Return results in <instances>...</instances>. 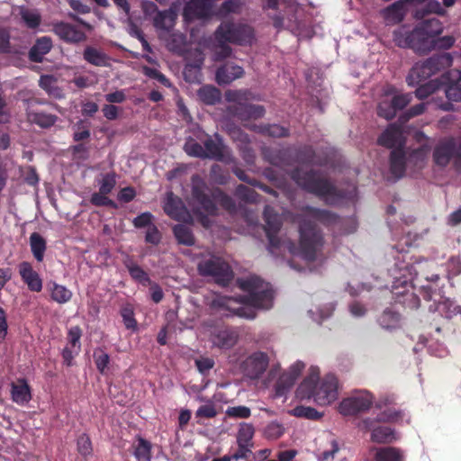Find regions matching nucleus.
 <instances>
[{
  "label": "nucleus",
  "mask_w": 461,
  "mask_h": 461,
  "mask_svg": "<svg viewBox=\"0 0 461 461\" xmlns=\"http://www.w3.org/2000/svg\"><path fill=\"white\" fill-rule=\"evenodd\" d=\"M268 357L265 353L256 352L248 357L245 364L246 375L257 381V385L274 390L275 397L286 394L302 375L305 364L300 360L293 363L286 370L282 371L280 364H273L266 375H263L268 366Z\"/></svg>",
  "instance_id": "obj_1"
},
{
  "label": "nucleus",
  "mask_w": 461,
  "mask_h": 461,
  "mask_svg": "<svg viewBox=\"0 0 461 461\" xmlns=\"http://www.w3.org/2000/svg\"><path fill=\"white\" fill-rule=\"evenodd\" d=\"M240 288L248 294L246 299L221 297L217 304L223 311L222 314H234L246 319L256 317L258 309H268L272 306L273 292L269 284L258 277H249L240 282Z\"/></svg>",
  "instance_id": "obj_2"
},
{
  "label": "nucleus",
  "mask_w": 461,
  "mask_h": 461,
  "mask_svg": "<svg viewBox=\"0 0 461 461\" xmlns=\"http://www.w3.org/2000/svg\"><path fill=\"white\" fill-rule=\"evenodd\" d=\"M339 396L338 379L333 375H327L320 380V369L311 366L306 376L298 385L295 397L299 400L312 398L321 406L330 405Z\"/></svg>",
  "instance_id": "obj_3"
},
{
  "label": "nucleus",
  "mask_w": 461,
  "mask_h": 461,
  "mask_svg": "<svg viewBox=\"0 0 461 461\" xmlns=\"http://www.w3.org/2000/svg\"><path fill=\"white\" fill-rule=\"evenodd\" d=\"M443 32L442 23L438 19H428L420 23L410 32L402 27L394 32L395 43L402 48H411L417 52H427L433 50L437 36Z\"/></svg>",
  "instance_id": "obj_4"
},
{
  "label": "nucleus",
  "mask_w": 461,
  "mask_h": 461,
  "mask_svg": "<svg viewBox=\"0 0 461 461\" xmlns=\"http://www.w3.org/2000/svg\"><path fill=\"white\" fill-rule=\"evenodd\" d=\"M415 137L420 143V147L414 149L406 160L403 158L401 149H395L392 152L391 170L396 177L402 176L405 167L416 171L421 169L427 164L430 151L429 147L426 145L427 138L421 132H417Z\"/></svg>",
  "instance_id": "obj_5"
},
{
  "label": "nucleus",
  "mask_w": 461,
  "mask_h": 461,
  "mask_svg": "<svg viewBox=\"0 0 461 461\" xmlns=\"http://www.w3.org/2000/svg\"><path fill=\"white\" fill-rule=\"evenodd\" d=\"M451 64L452 57L448 53L417 62L407 77V83L411 86L419 85L438 71L440 68L448 67Z\"/></svg>",
  "instance_id": "obj_6"
},
{
  "label": "nucleus",
  "mask_w": 461,
  "mask_h": 461,
  "mask_svg": "<svg viewBox=\"0 0 461 461\" xmlns=\"http://www.w3.org/2000/svg\"><path fill=\"white\" fill-rule=\"evenodd\" d=\"M457 158H461V139L446 137L436 143L432 159L437 167H445Z\"/></svg>",
  "instance_id": "obj_7"
},
{
  "label": "nucleus",
  "mask_w": 461,
  "mask_h": 461,
  "mask_svg": "<svg viewBox=\"0 0 461 461\" xmlns=\"http://www.w3.org/2000/svg\"><path fill=\"white\" fill-rule=\"evenodd\" d=\"M199 139L204 144V147L201 146L194 139L187 140L184 149L188 155L216 159H221L223 158L225 150L220 140L213 141L208 139L207 135L204 133H202Z\"/></svg>",
  "instance_id": "obj_8"
},
{
  "label": "nucleus",
  "mask_w": 461,
  "mask_h": 461,
  "mask_svg": "<svg viewBox=\"0 0 461 461\" xmlns=\"http://www.w3.org/2000/svg\"><path fill=\"white\" fill-rule=\"evenodd\" d=\"M295 182L309 190L315 193L320 196H323L328 202L332 203L333 200L330 197L334 191L333 186L326 179L321 177L319 175L309 172L297 171L293 175Z\"/></svg>",
  "instance_id": "obj_9"
},
{
  "label": "nucleus",
  "mask_w": 461,
  "mask_h": 461,
  "mask_svg": "<svg viewBox=\"0 0 461 461\" xmlns=\"http://www.w3.org/2000/svg\"><path fill=\"white\" fill-rule=\"evenodd\" d=\"M198 270L201 275L213 276L221 284H225L232 277L229 265L217 257H210L201 261Z\"/></svg>",
  "instance_id": "obj_10"
},
{
  "label": "nucleus",
  "mask_w": 461,
  "mask_h": 461,
  "mask_svg": "<svg viewBox=\"0 0 461 461\" xmlns=\"http://www.w3.org/2000/svg\"><path fill=\"white\" fill-rule=\"evenodd\" d=\"M221 41L249 43L253 38V31L248 25H235L225 23L220 26L216 32Z\"/></svg>",
  "instance_id": "obj_11"
},
{
  "label": "nucleus",
  "mask_w": 461,
  "mask_h": 461,
  "mask_svg": "<svg viewBox=\"0 0 461 461\" xmlns=\"http://www.w3.org/2000/svg\"><path fill=\"white\" fill-rule=\"evenodd\" d=\"M216 0H188L184 8V19L186 23L195 20L203 21L213 14Z\"/></svg>",
  "instance_id": "obj_12"
},
{
  "label": "nucleus",
  "mask_w": 461,
  "mask_h": 461,
  "mask_svg": "<svg viewBox=\"0 0 461 461\" xmlns=\"http://www.w3.org/2000/svg\"><path fill=\"white\" fill-rule=\"evenodd\" d=\"M301 251L300 255L305 260H313L315 253L322 246L321 236L312 228L301 227Z\"/></svg>",
  "instance_id": "obj_13"
},
{
  "label": "nucleus",
  "mask_w": 461,
  "mask_h": 461,
  "mask_svg": "<svg viewBox=\"0 0 461 461\" xmlns=\"http://www.w3.org/2000/svg\"><path fill=\"white\" fill-rule=\"evenodd\" d=\"M53 32L59 39L68 43H78L86 40V35L82 30L68 23L54 24Z\"/></svg>",
  "instance_id": "obj_14"
},
{
  "label": "nucleus",
  "mask_w": 461,
  "mask_h": 461,
  "mask_svg": "<svg viewBox=\"0 0 461 461\" xmlns=\"http://www.w3.org/2000/svg\"><path fill=\"white\" fill-rule=\"evenodd\" d=\"M177 5L174 4L169 10L158 12L154 17V25L159 31V36L165 37L174 27L177 18Z\"/></svg>",
  "instance_id": "obj_15"
},
{
  "label": "nucleus",
  "mask_w": 461,
  "mask_h": 461,
  "mask_svg": "<svg viewBox=\"0 0 461 461\" xmlns=\"http://www.w3.org/2000/svg\"><path fill=\"white\" fill-rule=\"evenodd\" d=\"M164 210L167 215L177 221H187L191 219L181 200L171 193L167 195Z\"/></svg>",
  "instance_id": "obj_16"
},
{
  "label": "nucleus",
  "mask_w": 461,
  "mask_h": 461,
  "mask_svg": "<svg viewBox=\"0 0 461 461\" xmlns=\"http://www.w3.org/2000/svg\"><path fill=\"white\" fill-rule=\"evenodd\" d=\"M19 273L28 288L33 292H40L42 289V280L39 274L33 270L28 262H23L19 265Z\"/></svg>",
  "instance_id": "obj_17"
},
{
  "label": "nucleus",
  "mask_w": 461,
  "mask_h": 461,
  "mask_svg": "<svg viewBox=\"0 0 461 461\" xmlns=\"http://www.w3.org/2000/svg\"><path fill=\"white\" fill-rule=\"evenodd\" d=\"M411 101V95L410 94L394 95L392 97V105L388 110L384 108L383 104H379L378 114L385 119H392L395 116L398 110L404 108Z\"/></svg>",
  "instance_id": "obj_18"
},
{
  "label": "nucleus",
  "mask_w": 461,
  "mask_h": 461,
  "mask_svg": "<svg viewBox=\"0 0 461 461\" xmlns=\"http://www.w3.org/2000/svg\"><path fill=\"white\" fill-rule=\"evenodd\" d=\"M264 215L267 221L266 231L269 240L270 247H278L279 241L275 238L274 234L281 226L280 217L275 213L270 207H267L265 209Z\"/></svg>",
  "instance_id": "obj_19"
},
{
  "label": "nucleus",
  "mask_w": 461,
  "mask_h": 461,
  "mask_svg": "<svg viewBox=\"0 0 461 461\" xmlns=\"http://www.w3.org/2000/svg\"><path fill=\"white\" fill-rule=\"evenodd\" d=\"M406 0H400L383 10L382 14L385 23L387 24H395L401 22L406 14Z\"/></svg>",
  "instance_id": "obj_20"
},
{
  "label": "nucleus",
  "mask_w": 461,
  "mask_h": 461,
  "mask_svg": "<svg viewBox=\"0 0 461 461\" xmlns=\"http://www.w3.org/2000/svg\"><path fill=\"white\" fill-rule=\"evenodd\" d=\"M12 400L19 405H26L32 399L29 384L25 380H18L11 384Z\"/></svg>",
  "instance_id": "obj_21"
},
{
  "label": "nucleus",
  "mask_w": 461,
  "mask_h": 461,
  "mask_svg": "<svg viewBox=\"0 0 461 461\" xmlns=\"http://www.w3.org/2000/svg\"><path fill=\"white\" fill-rule=\"evenodd\" d=\"M244 70L241 67L227 63L218 69L216 80L219 84H230L233 80L243 76Z\"/></svg>",
  "instance_id": "obj_22"
},
{
  "label": "nucleus",
  "mask_w": 461,
  "mask_h": 461,
  "mask_svg": "<svg viewBox=\"0 0 461 461\" xmlns=\"http://www.w3.org/2000/svg\"><path fill=\"white\" fill-rule=\"evenodd\" d=\"M379 142L389 148L401 147L403 142L402 131L396 126H390L379 138Z\"/></svg>",
  "instance_id": "obj_23"
},
{
  "label": "nucleus",
  "mask_w": 461,
  "mask_h": 461,
  "mask_svg": "<svg viewBox=\"0 0 461 461\" xmlns=\"http://www.w3.org/2000/svg\"><path fill=\"white\" fill-rule=\"evenodd\" d=\"M375 461H404V455L399 448L387 447L372 449Z\"/></svg>",
  "instance_id": "obj_24"
},
{
  "label": "nucleus",
  "mask_w": 461,
  "mask_h": 461,
  "mask_svg": "<svg viewBox=\"0 0 461 461\" xmlns=\"http://www.w3.org/2000/svg\"><path fill=\"white\" fill-rule=\"evenodd\" d=\"M52 48V41L50 37H41L37 40L29 52L30 59L34 62L42 60L44 55L49 53Z\"/></svg>",
  "instance_id": "obj_25"
},
{
  "label": "nucleus",
  "mask_w": 461,
  "mask_h": 461,
  "mask_svg": "<svg viewBox=\"0 0 461 461\" xmlns=\"http://www.w3.org/2000/svg\"><path fill=\"white\" fill-rule=\"evenodd\" d=\"M84 59L96 67H106L109 65L108 56L102 50L87 46L83 53Z\"/></svg>",
  "instance_id": "obj_26"
},
{
  "label": "nucleus",
  "mask_w": 461,
  "mask_h": 461,
  "mask_svg": "<svg viewBox=\"0 0 461 461\" xmlns=\"http://www.w3.org/2000/svg\"><path fill=\"white\" fill-rule=\"evenodd\" d=\"M212 342L219 348H228L236 343V336L226 330H221L212 336Z\"/></svg>",
  "instance_id": "obj_27"
},
{
  "label": "nucleus",
  "mask_w": 461,
  "mask_h": 461,
  "mask_svg": "<svg viewBox=\"0 0 461 461\" xmlns=\"http://www.w3.org/2000/svg\"><path fill=\"white\" fill-rule=\"evenodd\" d=\"M371 438L377 443H390L396 439V436L389 427L378 426L373 429Z\"/></svg>",
  "instance_id": "obj_28"
},
{
  "label": "nucleus",
  "mask_w": 461,
  "mask_h": 461,
  "mask_svg": "<svg viewBox=\"0 0 461 461\" xmlns=\"http://www.w3.org/2000/svg\"><path fill=\"white\" fill-rule=\"evenodd\" d=\"M19 14L29 28H36L40 25L41 17L36 9H30L24 6L19 8Z\"/></svg>",
  "instance_id": "obj_29"
},
{
  "label": "nucleus",
  "mask_w": 461,
  "mask_h": 461,
  "mask_svg": "<svg viewBox=\"0 0 461 461\" xmlns=\"http://www.w3.org/2000/svg\"><path fill=\"white\" fill-rule=\"evenodd\" d=\"M30 246L34 258L39 262L42 261L46 250L45 240L39 233L33 232L30 236Z\"/></svg>",
  "instance_id": "obj_30"
},
{
  "label": "nucleus",
  "mask_w": 461,
  "mask_h": 461,
  "mask_svg": "<svg viewBox=\"0 0 461 461\" xmlns=\"http://www.w3.org/2000/svg\"><path fill=\"white\" fill-rule=\"evenodd\" d=\"M51 299L58 303H66L72 297V292L66 286L53 283L50 287Z\"/></svg>",
  "instance_id": "obj_31"
},
{
  "label": "nucleus",
  "mask_w": 461,
  "mask_h": 461,
  "mask_svg": "<svg viewBox=\"0 0 461 461\" xmlns=\"http://www.w3.org/2000/svg\"><path fill=\"white\" fill-rule=\"evenodd\" d=\"M195 56L196 58L194 62H189L184 69V76L188 81L198 79L200 68L203 62V56L200 51H196Z\"/></svg>",
  "instance_id": "obj_32"
},
{
  "label": "nucleus",
  "mask_w": 461,
  "mask_h": 461,
  "mask_svg": "<svg viewBox=\"0 0 461 461\" xmlns=\"http://www.w3.org/2000/svg\"><path fill=\"white\" fill-rule=\"evenodd\" d=\"M339 447L336 439L330 438L327 445L320 447L317 452V459L319 461H330L335 457L339 452Z\"/></svg>",
  "instance_id": "obj_33"
},
{
  "label": "nucleus",
  "mask_w": 461,
  "mask_h": 461,
  "mask_svg": "<svg viewBox=\"0 0 461 461\" xmlns=\"http://www.w3.org/2000/svg\"><path fill=\"white\" fill-rule=\"evenodd\" d=\"M197 95L199 99L207 104H214L221 99L220 91L212 86H202L198 90Z\"/></svg>",
  "instance_id": "obj_34"
},
{
  "label": "nucleus",
  "mask_w": 461,
  "mask_h": 461,
  "mask_svg": "<svg viewBox=\"0 0 461 461\" xmlns=\"http://www.w3.org/2000/svg\"><path fill=\"white\" fill-rule=\"evenodd\" d=\"M28 120L32 123H35L42 128H48L52 126L56 121L57 117L55 115L38 112V113H28Z\"/></svg>",
  "instance_id": "obj_35"
},
{
  "label": "nucleus",
  "mask_w": 461,
  "mask_h": 461,
  "mask_svg": "<svg viewBox=\"0 0 461 461\" xmlns=\"http://www.w3.org/2000/svg\"><path fill=\"white\" fill-rule=\"evenodd\" d=\"M254 436V428L252 425L249 423H242L240 427L238 435H237V442L239 446L248 447L250 448L252 447L251 440Z\"/></svg>",
  "instance_id": "obj_36"
},
{
  "label": "nucleus",
  "mask_w": 461,
  "mask_h": 461,
  "mask_svg": "<svg viewBox=\"0 0 461 461\" xmlns=\"http://www.w3.org/2000/svg\"><path fill=\"white\" fill-rule=\"evenodd\" d=\"M165 40L167 47L172 51H182L185 44V37L180 32L166 34L162 37Z\"/></svg>",
  "instance_id": "obj_37"
},
{
  "label": "nucleus",
  "mask_w": 461,
  "mask_h": 461,
  "mask_svg": "<svg viewBox=\"0 0 461 461\" xmlns=\"http://www.w3.org/2000/svg\"><path fill=\"white\" fill-rule=\"evenodd\" d=\"M379 323L384 330H394L400 327V316L392 311H384L379 318Z\"/></svg>",
  "instance_id": "obj_38"
},
{
  "label": "nucleus",
  "mask_w": 461,
  "mask_h": 461,
  "mask_svg": "<svg viewBox=\"0 0 461 461\" xmlns=\"http://www.w3.org/2000/svg\"><path fill=\"white\" fill-rule=\"evenodd\" d=\"M134 455L140 461H149L151 458V444L141 438H138Z\"/></svg>",
  "instance_id": "obj_39"
},
{
  "label": "nucleus",
  "mask_w": 461,
  "mask_h": 461,
  "mask_svg": "<svg viewBox=\"0 0 461 461\" xmlns=\"http://www.w3.org/2000/svg\"><path fill=\"white\" fill-rule=\"evenodd\" d=\"M289 413L295 417L310 420H318L321 417V413H319L314 408L306 406H297L291 410Z\"/></svg>",
  "instance_id": "obj_40"
},
{
  "label": "nucleus",
  "mask_w": 461,
  "mask_h": 461,
  "mask_svg": "<svg viewBox=\"0 0 461 461\" xmlns=\"http://www.w3.org/2000/svg\"><path fill=\"white\" fill-rule=\"evenodd\" d=\"M174 233L178 242L185 245H192L194 243L193 234L186 226L181 224L175 226Z\"/></svg>",
  "instance_id": "obj_41"
},
{
  "label": "nucleus",
  "mask_w": 461,
  "mask_h": 461,
  "mask_svg": "<svg viewBox=\"0 0 461 461\" xmlns=\"http://www.w3.org/2000/svg\"><path fill=\"white\" fill-rule=\"evenodd\" d=\"M202 210L204 211V212H206L207 214H212L215 211V204L212 200L205 198V197H203L200 201V207L198 208V211L196 213H197L199 221L204 226H208V221L203 216V212H202Z\"/></svg>",
  "instance_id": "obj_42"
},
{
  "label": "nucleus",
  "mask_w": 461,
  "mask_h": 461,
  "mask_svg": "<svg viewBox=\"0 0 461 461\" xmlns=\"http://www.w3.org/2000/svg\"><path fill=\"white\" fill-rule=\"evenodd\" d=\"M116 185L114 174H105L98 180L99 191L103 194H110Z\"/></svg>",
  "instance_id": "obj_43"
},
{
  "label": "nucleus",
  "mask_w": 461,
  "mask_h": 461,
  "mask_svg": "<svg viewBox=\"0 0 461 461\" xmlns=\"http://www.w3.org/2000/svg\"><path fill=\"white\" fill-rule=\"evenodd\" d=\"M81 329L78 326L71 327L68 332V346L73 348L76 351H80Z\"/></svg>",
  "instance_id": "obj_44"
},
{
  "label": "nucleus",
  "mask_w": 461,
  "mask_h": 461,
  "mask_svg": "<svg viewBox=\"0 0 461 461\" xmlns=\"http://www.w3.org/2000/svg\"><path fill=\"white\" fill-rule=\"evenodd\" d=\"M128 270L131 276V277L140 284L146 285L150 284V280L148 275L137 265L131 264L128 266Z\"/></svg>",
  "instance_id": "obj_45"
},
{
  "label": "nucleus",
  "mask_w": 461,
  "mask_h": 461,
  "mask_svg": "<svg viewBox=\"0 0 461 461\" xmlns=\"http://www.w3.org/2000/svg\"><path fill=\"white\" fill-rule=\"evenodd\" d=\"M437 309L439 312L445 313L447 318H451L454 315L461 313L460 307L454 306L453 302L449 301L448 299H445L444 301L440 302Z\"/></svg>",
  "instance_id": "obj_46"
},
{
  "label": "nucleus",
  "mask_w": 461,
  "mask_h": 461,
  "mask_svg": "<svg viewBox=\"0 0 461 461\" xmlns=\"http://www.w3.org/2000/svg\"><path fill=\"white\" fill-rule=\"evenodd\" d=\"M121 313L125 327L129 330H135L137 329V321L134 318V312L131 307L126 306L122 308Z\"/></svg>",
  "instance_id": "obj_47"
},
{
  "label": "nucleus",
  "mask_w": 461,
  "mask_h": 461,
  "mask_svg": "<svg viewBox=\"0 0 461 461\" xmlns=\"http://www.w3.org/2000/svg\"><path fill=\"white\" fill-rule=\"evenodd\" d=\"M438 84L436 81H434V80L429 81L427 84H424V85L420 86L419 88H417L416 96L419 99L427 98L429 95L434 93L436 91V89H438Z\"/></svg>",
  "instance_id": "obj_48"
},
{
  "label": "nucleus",
  "mask_w": 461,
  "mask_h": 461,
  "mask_svg": "<svg viewBox=\"0 0 461 461\" xmlns=\"http://www.w3.org/2000/svg\"><path fill=\"white\" fill-rule=\"evenodd\" d=\"M352 397L356 401L357 411L368 409L372 403V396L366 392L360 393Z\"/></svg>",
  "instance_id": "obj_49"
},
{
  "label": "nucleus",
  "mask_w": 461,
  "mask_h": 461,
  "mask_svg": "<svg viewBox=\"0 0 461 461\" xmlns=\"http://www.w3.org/2000/svg\"><path fill=\"white\" fill-rule=\"evenodd\" d=\"M354 398L348 397L344 399L339 405V411L343 415H350L357 411Z\"/></svg>",
  "instance_id": "obj_50"
},
{
  "label": "nucleus",
  "mask_w": 461,
  "mask_h": 461,
  "mask_svg": "<svg viewBox=\"0 0 461 461\" xmlns=\"http://www.w3.org/2000/svg\"><path fill=\"white\" fill-rule=\"evenodd\" d=\"M40 86L50 95H58L56 79L52 76H42L40 79Z\"/></svg>",
  "instance_id": "obj_51"
},
{
  "label": "nucleus",
  "mask_w": 461,
  "mask_h": 461,
  "mask_svg": "<svg viewBox=\"0 0 461 461\" xmlns=\"http://www.w3.org/2000/svg\"><path fill=\"white\" fill-rule=\"evenodd\" d=\"M226 414L233 418H249L250 416V410L246 406L229 407L226 410Z\"/></svg>",
  "instance_id": "obj_52"
},
{
  "label": "nucleus",
  "mask_w": 461,
  "mask_h": 461,
  "mask_svg": "<svg viewBox=\"0 0 461 461\" xmlns=\"http://www.w3.org/2000/svg\"><path fill=\"white\" fill-rule=\"evenodd\" d=\"M78 452L86 456L92 452V446L89 438L86 435H81L77 439Z\"/></svg>",
  "instance_id": "obj_53"
},
{
  "label": "nucleus",
  "mask_w": 461,
  "mask_h": 461,
  "mask_svg": "<svg viewBox=\"0 0 461 461\" xmlns=\"http://www.w3.org/2000/svg\"><path fill=\"white\" fill-rule=\"evenodd\" d=\"M89 136L90 132L88 125L84 122H79L75 127L74 140L78 141L87 139Z\"/></svg>",
  "instance_id": "obj_54"
},
{
  "label": "nucleus",
  "mask_w": 461,
  "mask_h": 461,
  "mask_svg": "<svg viewBox=\"0 0 461 461\" xmlns=\"http://www.w3.org/2000/svg\"><path fill=\"white\" fill-rule=\"evenodd\" d=\"M152 214L149 212H143L133 219V224L136 228L149 227L152 221Z\"/></svg>",
  "instance_id": "obj_55"
},
{
  "label": "nucleus",
  "mask_w": 461,
  "mask_h": 461,
  "mask_svg": "<svg viewBox=\"0 0 461 461\" xmlns=\"http://www.w3.org/2000/svg\"><path fill=\"white\" fill-rule=\"evenodd\" d=\"M456 41V39L453 36H444L438 38V36L435 39L434 44H433V50L434 49H449L451 48Z\"/></svg>",
  "instance_id": "obj_56"
},
{
  "label": "nucleus",
  "mask_w": 461,
  "mask_h": 461,
  "mask_svg": "<svg viewBox=\"0 0 461 461\" xmlns=\"http://www.w3.org/2000/svg\"><path fill=\"white\" fill-rule=\"evenodd\" d=\"M108 194H103L99 191V193L93 194L91 197V203L94 205L101 206V205H111L115 206L114 203L107 197Z\"/></svg>",
  "instance_id": "obj_57"
},
{
  "label": "nucleus",
  "mask_w": 461,
  "mask_h": 461,
  "mask_svg": "<svg viewBox=\"0 0 461 461\" xmlns=\"http://www.w3.org/2000/svg\"><path fill=\"white\" fill-rule=\"evenodd\" d=\"M446 95L450 101L461 102V86L458 84L450 85L445 90Z\"/></svg>",
  "instance_id": "obj_58"
},
{
  "label": "nucleus",
  "mask_w": 461,
  "mask_h": 461,
  "mask_svg": "<svg viewBox=\"0 0 461 461\" xmlns=\"http://www.w3.org/2000/svg\"><path fill=\"white\" fill-rule=\"evenodd\" d=\"M10 51V34L7 31L0 29V52L9 53Z\"/></svg>",
  "instance_id": "obj_59"
},
{
  "label": "nucleus",
  "mask_w": 461,
  "mask_h": 461,
  "mask_svg": "<svg viewBox=\"0 0 461 461\" xmlns=\"http://www.w3.org/2000/svg\"><path fill=\"white\" fill-rule=\"evenodd\" d=\"M216 415V410L212 403H208L198 408L196 411L197 417L212 418Z\"/></svg>",
  "instance_id": "obj_60"
},
{
  "label": "nucleus",
  "mask_w": 461,
  "mask_h": 461,
  "mask_svg": "<svg viewBox=\"0 0 461 461\" xmlns=\"http://www.w3.org/2000/svg\"><path fill=\"white\" fill-rule=\"evenodd\" d=\"M426 13L444 15L446 14V10L444 9V7H442L438 1L429 0L426 5Z\"/></svg>",
  "instance_id": "obj_61"
},
{
  "label": "nucleus",
  "mask_w": 461,
  "mask_h": 461,
  "mask_svg": "<svg viewBox=\"0 0 461 461\" xmlns=\"http://www.w3.org/2000/svg\"><path fill=\"white\" fill-rule=\"evenodd\" d=\"M160 238V233L155 226L152 225L148 228L145 237L147 242L158 244Z\"/></svg>",
  "instance_id": "obj_62"
},
{
  "label": "nucleus",
  "mask_w": 461,
  "mask_h": 461,
  "mask_svg": "<svg viewBox=\"0 0 461 461\" xmlns=\"http://www.w3.org/2000/svg\"><path fill=\"white\" fill-rule=\"evenodd\" d=\"M95 358L98 370L104 373L109 363V356L104 352H100L95 355Z\"/></svg>",
  "instance_id": "obj_63"
},
{
  "label": "nucleus",
  "mask_w": 461,
  "mask_h": 461,
  "mask_svg": "<svg viewBox=\"0 0 461 461\" xmlns=\"http://www.w3.org/2000/svg\"><path fill=\"white\" fill-rule=\"evenodd\" d=\"M250 452V448L248 447L239 446V449L234 454L228 456L230 461H240L241 459H245L248 456V454Z\"/></svg>",
  "instance_id": "obj_64"
}]
</instances>
